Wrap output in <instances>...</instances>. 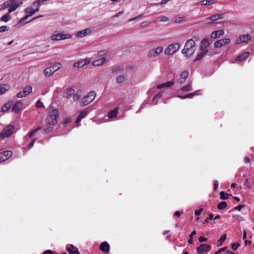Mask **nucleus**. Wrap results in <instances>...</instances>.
Masks as SVG:
<instances>
[{
  "label": "nucleus",
  "mask_w": 254,
  "mask_h": 254,
  "mask_svg": "<svg viewBox=\"0 0 254 254\" xmlns=\"http://www.w3.org/2000/svg\"><path fill=\"white\" fill-rule=\"evenodd\" d=\"M195 42L192 39H189L186 42L184 48L182 50V53L187 54V57H190L195 52Z\"/></svg>",
  "instance_id": "1"
},
{
  "label": "nucleus",
  "mask_w": 254,
  "mask_h": 254,
  "mask_svg": "<svg viewBox=\"0 0 254 254\" xmlns=\"http://www.w3.org/2000/svg\"><path fill=\"white\" fill-rule=\"evenodd\" d=\"M59 117V111L57 109H53L49 111V115L46 119V123L49 125H56Z\"/></svg>",
  "instance_id": "2"
},
{
  "label": "nucleus",
  "mask_w": 254,
  "mask_h": 254,
  "mask_svg": "<svg viewBox=\"0 0 254 254\" xmlns=\"http://www.w3.org/2000/svg\"><path fill=\"white\" fill-rule=\"evenodd\" d=\"M96 95V93L94 91H91L88 93L87 95L84 96L81 100L80 105L81 107L86 106L92 102Z\"/></svg>",
  "instance_id": "3"
},
{
  "label": "nucleus",
  "mask_w": 254,
  "mask_h": 254,
  "mask_svg": "<svg viewBox=\"0 0 254 254\" xmlns=\"http://www.w3.org/2000/svg\"><path fill=\"white\" fill-rule=\"evenodd\" d=\"M180 48V44L178 43H172L169 45L165 50V54L167 55H172L175 54Z\"/></svg>",
  "instance_id": "4"
},
{
  "label": "nucleus",
  "mask_w": 254,
  "mask_h": 254,
  "mask_svg": "<svg viewBox=\"0 0 254 254\" xmlns=\"http://www.w3.org/2000/svg\"><path fill=\"white\" fill-rule=\"evenodd\" d=\"M71 37V36L68 34H64L55 32L51 37V39L53 41H59L65 40Z\"/></svg>",
  "instance_id": "5"
},
{
  "label": "nucleus",
  "mask_w": 254,
  "mask_h": 254,
  "mask_svg": "<svg viewBox=\"0 0 254 254\" xmlns=\"http://www.w3.org/2000/svg\"><path fill=\"white\" fill-rule=\"evenodd\" d=\"M14 126L8 125L5 127L0 133V136L2 137H7L11 135L14 132Z\"/></svg>",
  "instance_id": "6"
},
{
  "label": "nucleus",
  "mask_w": 254,
  "mask_h": 254,
  "mask_svg": "<svg viewBox=\"0 0 254 254\" xmlns=\"http://www.w3.org/2000/svg\"><path fill=\"white\" fill-rule=\"evenodd\" d=\"M251 36L249 34L241 35L237 38L236 43L237 44H240L243 43H248L251 39Z\"/></svg>",
  "instance_id": "7"
},
{
  "label": "nucleus",
  "mask_w": 254,
  "mask_h": 254,
  "mask_svg": "<svg viewBox=\"0 0 254 254\" xmlns=\"http://www.w3.org/2000/svg\"><path fill=\"white\" fill-rule=\"evenodd\" d=\"M32 88L31 86L25 87L23 91L18 93L16 95L17 98H22L29 95L32 92Z\"/></svg>",
  "instance_id": "8"
},
{
  "label": "nucleus",
  "mask_w": 254,
  "mask_h": 254,
  "mask_svg": "<svg viewBox=\"0 0 254 254\" xmlns=\"http://www.w3.org/2000/svg\"><path fill=\"white\" fill-rule=\"evenodd\" d=\"M211 250V246L207 244H201L197 248V253L201 254L204 252H208Z\"/></svg>",
  "instance_id": "9"
},
{
  "label": "nucleus",
  "mask_w": 254,
  "mask_h": 254,
  "mask_svg": "<svg viewBox=\"0 0 254 254\" xmlns=\"http://www.w3.org/2000/svg\"><path fill=\"white\" fill-rule=\"evenodd\" d=\"M23 3L22 1H17V0H12V4L10 6L8 11L9 13H11L15 10L19 6H20Z\"/></svg>",
  "instance_id": "10"
},
{
  "label": "nucleus",
  "mask_w": 254,
  "mask_h": 254,
  "mask_svg": "<svg viewBox=\"0 0 254 254\" xmlns=\"http://www.w3.org/2000/svg\"><path fill=\"white\" fill-rule=\"evenodd\" d=\"M230 39L229 38H224L216 41L214 44V46L216 48H220L226 44L230 43Z\"/></svg>",
  "instance_id": "11"
},
{
  "label": "nucleus",
  "mask_w": 254,
  "mask_h": 254,
  "mask_svg": "<svg viewBox=\"0 0 254 254\" xmlns=\"http://www.w3.org/2000/svg\"><path fill=\"white\" fill-rule=\"evenodd\" d=\"M162 47H157L149 51L148 56L149 57H156L158 56L163 51Z\"/></svg>",
  "instance_id": "12"
},
{
  "label": "nucleus",
  "mask_w": 254,
  "mask_h": 254,
  "mask_svg": "<svg viewBox=\"0 0 254 254\" xmlns=\"http://www.w3.org/2000/svg\"><path fill=\"white\" fill-rule=\"evenodd\" d=\"M23 104L20 101L16 102L12 108V112L16 114L18 113L22 108Z\"/></svg>",
  "instance_id": "13"
},
{
  "label": "nucleus",
  "mask_w": 254,
  "mask_h": 254,
  "mask_svg": "<svg viewBox=\"0 0 254 254\" xmlns=\"http://www.w3.org/2000/svg\"><path fill=\"white\" fill-rule=\"evenodd\" d=\"M90 62V59H85L83 60L75 63L73 64V66L74 67L80 68L83 66L85 65L88 64Z\"/></svg>",
  "instance_id": "14"
},
{
  "label": "nucleus",
  "mask_w": 254,
  "mask_h": 254,
  "mask_svg": "<svg viewBox=\"0 0 254 254\" xmlns=\"http://www.w3.org/2000/svg\"><path fill=\"white\" fill-rule=\"evenodd\" d=\"M189 75V72L187 71H184L180 74V77L178 80V82L180 84H183L185 82Z\"/></svg>",
  "instance_id": "15"
},
{
  "label": "nucleus",
  "mask_w": 254,
  "mask_h": 254,
  "mask_svg": "<svg viewBox=\"0 0 254 254\" xmlns=\"http://www.w3.org/2000/svg\"><path fill=\"white\" fill-rule=\"evenodd\" d=\"M225 15L223 13H218L215 14H213L211 16L208 17L206 18V20H212V21H215L216 20H218L219 19H223L224 18Z\"/></svg>",
  "instance_id": "16"
},
{
  "label": "nucleus",
  "mask_w": 254,
  "mask_h": 254,
  "mask_svg": "<svg viewBox=\"0 0 254 254\" xmlns=\"http://www.w3.org/2000/svg\"><path fill=\"white\" fill-rule=\"evenodd\" d=\"M74 93V90L72 88L70 87L66 89L63 93V96L66 98H69Z\"/></svg>",
  "instance_id": "17"
},
{
  "label": "nucleus",
  "mask_w": 254,
  "mask_h": 254,
  "mask_svg": "<svg viewBox=\"0 0 254 254\" xmlns=\"http://www.w3.org/2000/svg\"><path fill=\"white\" fill-rule=\"evenodd\" d=\"M200 92V90H198L193 92L190 93L184 96L179 95L178 97H179L182 99H186V98H191L194 96L199 94Z\"/></svg>",
  "instance_id": "18"
},
{
  "label": "nucleus",
  "mask_w": 254,
  "mask_h": 254,
  "mask_svg": "<svg viewBox=\"0 0 254 254\" xmlns=\"http://www.w3.org/2000/svg\"><path fill=\"white\" fill-rule=\"evenodd\" d=\"M100 250L104 252L108 253L110 250V246L107 242H103L100 245Z\"/></svg>",
  "instance_id": "19"
},
{
  "label": "nucleus",
  "mask_w": 254,
  "mask_h": 254,
  "mask_svg": "<svg viewBox=\"0 0 254 254\" xmlns=\"http://www.w3.org/2000/svg\"><path fill=\"white\" fill-rule=\"evenodd\" d=\"M107 61V60L106 58L103 57L92 62V65L93 66H99L104 64Z\"/></svg>",
  "instance_id": "20"
},
{
  "label": "nucleus",
  "mask_w": 254,
  "mask_h": 254,
  "mask_svg": "<svg viewBox=\"0 0 254 254\" xmlns=\"http://www.w3.org/2000/svg\"><path fill=\"white\" fill-rule=\"evenodd\" d=\"M224 34V31L222 30L213 31L211 34V38L212 39H216Z\"/></svg>",
  "instance_id": "21"
},
{
  "label": "nucleus",
  "mask_w": 254,
  "mask_h": 254,
  "mask_svg": "<svg viewBox=\"0 0 254 254\" xmlns=\"http://www.w3.org/2000/svg\"><path fill=\"white\" fill-rule=\"evenodd\" d=\"M90 32L91 30L89 29H85L84 30L77 32L76 36L79 37H83L86 35H87Z\"/></svg>",
  "instance_id": "22"
},
{
  "label": "nucleus",
  "mask_w": 254,
  "mask_h": 254,
  "mask_svg": "<svg viewBox=\"0 0 254 254\" xmlns=\"http://www.w3.org/2000/svg\"><path fill=\"white\" fill-rule=\"evenodd\" d=\"M127 75L126 74H121L116 77V82L118 83H124L127 79Z\"/></svg>",
  "instance_id": "23"
},
{
  "label": "nucleus",
  "mask_w": 254,
  "mask_h": 254,
  "mask_svg": "<svg viewBox=\"0 0 254 254\" xmlns=\"http://www.w3.org/2000/svg\"><path fill=\"white\" fill-rule=\"evenodd\" d=\"M209 44L210 43L209 42V38H205L201 41L200 43V49L206 48L209 46Z\"/></svg>",
  "instance_id": "24"
},
{
  "label": "nucleus",
  "mask_w": 254,
  "mask_h": 254,
  "mask_svg": "<svg viewBox=\"0 0 254 254\" xmlns=\"http://www.w3.org/2000/svg\"><path fill=\"white\" fill-rule=\"evenodd\" d=\"M88 114V112L86 110H82L80 113L79 116L76 119V124H78L81 121V119L84 118Z\"/></svg>",
  "instance_id": "25"
},
{
  "label": "nucleus",
  "mask_w": 254,
  "mask_h": 254,
  "mask_svg": "<svg viewBox=\"0 0 254 254\" xmlns=\"http://www.w3.org/2000/svg\"><path fill=\"white\" fill-rule=\"evenodd\" d=\"M174 84V82L173 81H168L166 83L159 84L157 86V89H161L163 87H170Z\"/></svg>",
  "instance_id": "26"
},
{
  "label": "nucleus",
  "mask_w": 254,
  "mask_h": 254,
  "mask_svg": "<svg viewBox=\"0 0 254 254\" xmlns=\"http://www.w3.org/2000/svg\"><path fill=\"white\" fill-rule=\"evenodd\" d=\"M52 68L51 66L45 68L44 71V75L46 76H49L54 73L56 71V70H52Z\"/></svg>",
  "instance_id": "27"
},
{
  "label": "nucleus",
  "mask_w": 254,
  "mask_h": 254,
  "mask_svg": "<svg viewBox=\"0 0 254 254\" xmlns=\"http://www.w3.org/2000/svg\"><path fill=\"white\" fill-rule=\"evenodd\" d=\"M67 250L70 254H74L75 253L79 254L77 248L74 247L72 245H71L70 247L67 249Z\"/></svg>",
  "instance_id": "28"
},
{
  "label": "nucleus",
  "mask_w": 254,
  "mask_h": 254,
  "mask_svg": "<svg viewBox=\"0 0 254 254\" xmlns=\"http://www.w3.org/2000/svg\"><path fill=\"white\" fill-rule=\"evenodd\" d=\"M10 13L8 11L5 15H3L0 18V21H3L5 22H7L9 21L11 19V16L10 15Z\"/></svg>",
  "instance_id": "29"
},
{
  "label": "nucleus",
  "mask_w": 254,
  "mask_h": 254,
  "mask_svg": "<svg viewBox=\"0 0 254 254\" xmlns=\"http://www.w3.org/2000/svg\"><path fill=\"white\" fill-rule=\"evenodd\" d=\"M249 55V52H244L239 56L237 57L236 60L239 61H242L245 59Z\"/></svg>",
  "instance_id": "30"
},
{
  "label": "nucleus",
  "mask_w": 254,
  "mask_h": 254,
  "mask_svg": "<svg viewBox=\"0 0 254 254\" xmlns=\"http://www.w3.org/2000/svg\"><path fill=\"white\" fill-rule=\"evenodd\" d=\"M9 88V86L7 84H0V95L4 93Z\"/></svg>",
  "instance_id": "31"
},
{
  "label": "nucleus",
  "mask_w": 254,
  "mask_h": 254,
  "mask_svg": "<svg viewBox=\"0 0 254 254\" xmlns=\"http://www.w3.org/2000/svg\"><path fill=\"white\" fill-rule=\"evenodd\" d=\"M11 105H12V102L11 103L8 102V103H5L2 106V107L1 108V112H5L8 111L11 108Z\"/></svg>",
  "instance_id": "32"
},
{
  "label": "nucleus",
  "mask_w": 254,
  "mask_h": 254,
  "mask_svg": "<svg viewBox=\"0 0 254 254\" xmlns=\"http://www.w3.org/2000/svg\"><path fill=\"white\" fill-rule=\"evenodd\" d=\"M25 11L29 17L33 15L35 13V11H34V8L32 6L27 7L25 9Z\"/></svg>",
  "instance_id": "33"
},
{
  "label": "nucleus",
  "mask_w": 254,
  "mask_h": 254,
  "mask_svg": "<svg viewBox=\"0 0 254 254\" xmlns=\"http://www.w3.org/2000/svg\"><path fill=\"white\" fill-rule=\"evenodd\" d=\"M118 108H116V109L112 110L110 112H109L108 116H109V118H113L116 117L118 113Z\"/></svg>",
  "instance_id": "34"
},
{
  "label": "nucleus",
  "mask_w": 254,
  "mask_h": 254,
  "mask_svg": "<svg viewBox=\"0 0 254 254\" xmlns=\"http://www.w3.org/2000/svg\"><path fill=\"white\" fill-rule=\"evenodd\" d=\"M226 235L224 234L221 236L220 239L217 241V247H220L222 245V243L226 240Z\"/></svg>",
  "instance_id": "35"
},
{
  "label": "nucleus",
  "mask_w": 254,
  "mask_h": 254,
  "mask_svg": "<svg viewBox=\"0 0 254 254\" xmlns=\"http://www.w3.org/2000/svg\"><path fill=\"white\" fill-rule=\"evenodd\" d=\"M1 153L5 158H6V160L10 157L12 155V152L10 150L5 151Z\"/></svg>",
  "instance_id": "36"
},
{
  "label": "nucleus",
  "mask_w": 254,
  "mask_h": 254,
  "mask_svg": "<svg viewBox=\"0 0 254 254\" xmlns=\"http://www.w3.org/2000/svg\"><path fill=\"white\" fill-rule=\"evenodd\" d=\"M227 205V203L225 201H222L219 203L217 205V208L218 209H223L225 208Z\"/></svg>",
  "instance_id": "37"
},
{
  "label": "nucleus",
  "mask_w": 254,
  "mask_h": 254,
  "mask_svg": "<svg viewBox=\"0 0 254 254\" xmlns=\"http://www.w3.org/2000/svg\"><path fill=\"white\" fill-rule=\"evenodd\" d=\"M181 90L182 91H190L192 90V88L190 84H188L182 87Z\"/></svg>",
  "instance_id": "38"
},
{
  "label": "nucleus",
  "mask_w": 254,
  "mask_h": 254,
  "mask_svg": "<svg viewBox=\"0 0 254 254\" xmlns=\"http://www.w3.org/2000/svg\"><path fill=\"white\" fill-rule=\"evenodd\" d=\"M12 4V0H8L4 2L2 5V8L4 9L6 7H10V6Z\"/></svg>",
  "instance_id": "39"
},
{
  "label": "nucleus",
  "mask_w": 254,
  "mask_h": 254,
  "mask_svg": "<svg viewBox=\"0 0 254 254\" xmlns=\"http://www.w3.org/2000/svg\"><path fill=\"white\" fill-rule=\"evenodd\" d=\"M220 198L221 199L225 200L228 198V194L226 193H225L224 191H221L220 193Z\"/></svg>",
  "instance_id": "40"
},
{
  "label": "nucleus",
  "mask_w": 254,
  "mask_h": 254,
  "mask_svg": "<svg viewBox=\"0 0 254 254\" xmlns=\"http://www.w3.org/2000/svg\"><path fill=\"white\" fill-rule=\"evenodd\" d=\"M51 67L52 68H54L55 67H56V68L55 69V70H58L59 69L61 68V67H62V65H61V64L60 63H55L54 64L52 65L51 66Z\"/></svg>",
  "instance_id": "41"
},
{
  "label": "nucleus",
  "mask_w": 254,
  "mask_h": 254,
  "mask_svg": "<svg viewBox=\"0 0 254 254\" xmlns=\"http://www.w3.org/2000/svg\"><path fill=\"white\" fill-rule=\"evenodd\" d=\"M41 127H38L37 128L33 130L32 131L28 133L29 137H31L37 131L41 129Z\"/></svg>",
  "instance_id": "42"
},
{
  "label": "nucleus",
  "mask_w": 254,
  "mask_h": 254,
  "mask_svg": "<svg viewBox=\"0 0 254 254\" xmlns=\"http://www.w3.org/2000/svg\"><path fill=\"white\" fill-rule=\"evenodd\" d=\"M45 2V0H38L34 1V5H37V6H41Z\"/></svg>",
  "instance_id": "43"
},
{
  "label": "nucleus",
  "mask_w": 254,
  "mask_h": 254,
  "mask_svg": "<svg viewBox=\"0 0 254 254\" xmlns=\"http://www.w3.org/2000/svg\"><path fill=\"white\" fill-rule=\"evenodd\" d=\"M244 184L249 189L252 188L251 181L249 179H246Z\"/></svg>",
  "instance_id": "44"
},
{
  "label": "nucleus",
  "mask_w": 254,
  "mask_h": 254,
  "mask_svg": "<svg viewBox=\"0 0 254 254\" xmlns=\"http://www.w3.org/2000/svg\"><path fill=\"white\" fill-rule=\"evenodd\" d=\"M204 56V55L200 52L199 54L197 55L196 58L194 60L193 62H195L201 60Z\"/></svg>",
  "instance_id": "45"
},
{
  "label": "nucleus",
  "mask_w": 254,
  "mask_h": 254,
  "mask_svg": "<svg viewBox=\"0 0 254 254\" xmlns=\"http://www.w3.org/2000/svg\"><path fill=\"white\" fill-rule=\"evenodd\" d=\"M9 29V28L7 26H1L0 27V32H3L7 31Z\"/></svg>",
  "instance_id": "46"
},
{
  "label": "nucleus",
  "mask_w": 254,
  "mask_h": 254,
  "mask_svg": "<svg viewBox=\"0 0 254 254\" xmlns=\"http://www.w3.org/2000/svg\"><path fill=\"white\" fill-rule=\"evenodd\" d=\"M227 249V247H225L222 248L218 249L216 252H215V254H220L221 252L225 251Z\"/></svg>",
  "instance_id": "47"
},
{
  "label": "nucleus",
  "mask_w": 254,
  "mask_h": 254,
  "mask_svg": "<svg viewBox=\"0 0 254 254\" xmlns=\"http://www.w3.org/2000/svg\"><path fill=\"white\" fill-rule=\"evenodd\" d=\"M239 246L240 244L238 243H233L231 247L233 251H236Z\"/></svg>",
  "instance_id": "48"
},
{
  "label": "nucleus",
  "mask_w": 254,
  "mask_h": 254,
  "mask_svg": "<svg viewBox=\"0 0 254 254\" xmlns=\"http://www.w3.org/2000/svg\"><path fill=\"white\" fill-rule=\"evenodd\" d=\"M122 68L120 66H118V67H113L112 69V72H117L118 71H121L122 70Z\"/></svg>",
  "instance_id": "49"
},
{
  "label": "nucleus",
  "mask_w": 254,
  "mask_h": 254,
  "mask_svg": "<svg viewBox=\"0 0 254 254\" xmlns=\"http://www.w3.org/2000/svg\"><path fill=\"white\" fill-rule=\"evenodd\" d=\"M213 215L212 214H209V217L208 218L205 219L203 221V224H205V223H208V220H212L213 219Z\"/></svg>",
  "instance_id": "50"
},
{
  "label": "nucleus",
  "mask_w": 254,
  "mask_h": 254,
  "mask_svg": "<svg viewBox=\"0 0 254 254\" xmlns=\"http://www.w3.org/2000/svg\"><path fill=\"white\" fill-rule=\"evenodd\" d=\"M80 98V96L78 94H73V99L75 101L78 100Z\"/></svg>",
  "instance_id": "51"
},
{
  "label": "nucleus",
  "mask_w": 254,
  "mask_h": 254,
  "mask_svg": "<svg viewBox=\"0 0 254 254\" xmlns=\"http://www.w3.org/2000/svg\"><path fill=\"white\" fill-rule=\"evenodd\" d=\"M36 107L37 108H41L44 107V105L42 102H41L40 100H38L36 104Z\"/></svg>",
  "instance_id": "52"
},
{
  "label": "nucleus",
  "mask_w": 254,
  "mask_h": 254,
  "mask_svg": "<svg viewBox=\"0 0 254 254\" xmlns=\"http://www.w3.org/2000/svg\"><path fill=\"white\" fill-rule=\"evenodd\" d=\"M162 96V91H161L159 93H158V94H157L152 99V101H153L154 100H155V99L156 98H160Z\"/></svg>",
  "instance_id": "53"
},
{
  "label": "nucleus",
  "mask_w": 254,
  "mask_h": 254,
  "mask_svg": "<svg viewBox=\"0 0 254 254\" xmlns=\"http://www.w3.org/2000/svg\"><path fill=\"white\" fill-rule=\"evenodd\" d=\"M5 160H6V158H5L2 153H0V162L4 161Z\"/></svg>",
  "instance_id": "54"
},
{
  "label": "nucleus",
  "mask_w": 254,
  "mask_h": 254,
  "mask_svg": "<svg viewBox=\"0 0 254 254\" xmlns=\"http://www.w3.org/2000/svg\"><path fill=\"white\" fill-rule=\"evenodd\" d=\"M215 2V0H206L205 4L207 5H211Z\"/></svg>",
  "instance_id": "55"
},
{
  "label": "nucleus",
  "mask_w": 254,
  "mask_h": 254,
  "mask_svg": "<svg viewBox=\"0 0 254 254\" xmlns=\"http://www.w3.org/2000/svg\"><path fill=\"white\" fill-rule=\"evenodd\" d=\"M53 130V128L52 127H48L47 128H46V129H45V132L46 133H49L51 131H52V130Z\"/></svg>",
  "instance_id": "56"
},
{
  "label": "nucleus",
  "mask_w": 254,
  "mask_h": 254,
  "mask_svg": "<svg viewBox=\"0 0 254 254\" xmlns=\"http://www.w3.org/2000/svg\"><path fill=\"white\" fill-rule=\"evenodd\" d=\"M203 211L202 208H200L198 210H196L194 212L195 215L197 216L200 214L201 212Z\"/></svg>",
  "instance_id": "57"
},
{
  "label": "nucleus",
  "mask_w": 254,
  "mask_h": 254,
  "mask_svg": "<svg viewBox=\"0 0 254 254\" xmlns=\"http://www.w3.org/2000/svg\"><path fill=\"white\" fill-rule=\"evenodd\" d=\"M107 53V52L106 51H101L98 52V55L99 56H102L105 55Z\"/></svg>",
  "instance_id": "58"
},
{
  "label": "nucleus",
  "mask_w": 254,
  "mask_h": 254,
  "mask_svg": "<svg viewBox=\"0 0 254 254\" xmlns=\"http://www.w3.org/2000/svg\"><path fill=\"white\" fill-rule=\"evenodd\" d=\"M244 206V205H239L235 207V209L240 211L241 210L242 208H243Z\"/></svg>",
  "instance_id": "59"
},
{
  "label": "nucleus",
  "mask_w": 254,
  "mask_h": 254,
  "mask_svg": "<svg viewBox=\"0 0 254 254\" xmlns=\"http://www.w3.org/2000/svg\"><path fill=\"white\" fill-rule=\"evenodd\" d=\"M200 50L201 51V53H202L204 55H205L208 52V50L206 49V48H202L200 49Z\"/></svg>",
  "instance_id": "60"
},
{
  "label": "nucleus",
  "mask_w": 254,
  "mask_h": 254,
  "mask_svg": "<svg viewBox=\"0 0 254 254\" xmlns=\"http://www.w3.org/2000/svg\"><path fill=\"white\" fill-rule=\"evenodd\" d=\"M198 240L200 242H203L207 241V239L203 237H200L199 238Z\"/></svg>",
  "instance_id": "61"
},
{
  "label": "nucleus",
  "mask_w": 254,
  "mask_h": 254,
  "mask_svg": "<svg viewBox=\"0 0 254 254\" xmlns=\"http://www.w3.org/2000/svg\"><path fill=\"white\" fill-rule=\"evenodd\" d=\"M218 186V182L217 181H214V189L216 190Z\"/></svg>",
  "instance_id": "62"
},
{
  "label": "nucleus",
  "mask_w": 254,
  "mask_h": 254,
  "mask_svg": "<svg viewBox=\"0 0 254 254\" xmlns=\"http://www.w3.org/2000/svg\"><path fill=\"white\" fill-rule=\"evenodd\" d=\"M168 20V18L166 16H162L160 19V21L161 22H165L167 21Z\"/></svg>",
  "instance_id": "63"
},
{
  "label": "nucleus",
  "mask_w": 254,
  "mask_h": 254,
  "mask_svg": "<svg viewBox=\"0 0 254 254\" xmlns=\"http://www.w3.org/2000/svg\"><path fill=\"white\" fill-rule=\"evenodd\" d=\"M43 254H53V252L51 250H47L45 251Z\"/></svg>",
  "instance_id": "64"
}]
</instances>
